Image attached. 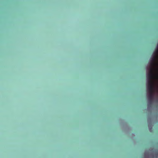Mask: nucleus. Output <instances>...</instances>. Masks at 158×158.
I'll list each match as a JSON object with an SVG mask.
<instances>
[{
	"label": "nucleus",
	"mask_w": 158,
	"mask_h": 158,
	"mask_svg": "<svg viewBox=\"0 0 158 158\" xmlns=\"http://www.w3.org/2000/svg\"><path fill=\"white\" fill-rule=\"evenodd\" d=\"M149 93L148 95V99L149 100H152L153 99L154 96V91H148Z\"/></svg>",
	"instance_id": "20e7f679"
},
{
	"label": "nucleus",
	"mask_w": 158,
	"mask_h": 158,
	"mask_svg": "<svg viewBox=\"0 0 158 158\" xmlns=\"http://www.w3.org/2000/svg\"><path fill=\"white\" fill-rule=\"evenodd\" d=\"M156 155H157L158 156V152L157 153Z\"/></svg>",
	"instance_id": "39448f33"
},
{
	"label": "nucleus",
	"mask_w": 158,
	"mask_h": 158,
	"mask_svg": "<svg viewBox=\"0 0 158 158\" xmlns=\"http://www.w3.org/2000/svg\"><path fill=\"white\" fill-rule=\"evenodd\" d=\"M148 110H150L151 109H147Z\"/></svg>",
	"instance_id": "423d86ee"
},
{
	"label": "nucleus",
	"mask_w": 158,
	"mask_h": 158,
	"mask_svg": "<svg viewBox=\"0 0 158 158\" xmlns=\"http://www.w3.org/2000/svg\"><path fill=\"white\" fill-rule=\"evenodd\" d=\"M154 54L151 59L150 67L158 68V63L157 62V61L158 60V54L155 52H154Z\"/></svg>",
	"instance_id": "f03ea898"
},
{
	"label": "nucleus",
	"mask_w": 158,
	"mask_h": 158,
	"mask_svg": "<svg viewBox=\"0 0 158 158\" xmlns=\"http://www.w3.org/2000/svg\"><path fill=\"white\" fill-rule=\"evenodd\" d=\"M154 81H148V91H154Z\"/></svg>",
	"instance_id": "7ed1b4c3"
},
{
	"label": "nucleus",
	"mask_w": 158,
	"mask_h": 158,
	"mask_svg": "<svg viewBox=\"0 0 158 158\" xmlns=\"http://www.w3.org/2000/svg\"><path fill=\"white\" fill-rule=\"evenodd\" d=\"M149 72L147 74L148 81H154L155 79H158V74L156 72L158 71V68L150 67Z\"/></svg>",
	"instance_id": "f257e3e1"
}]
</instances>
